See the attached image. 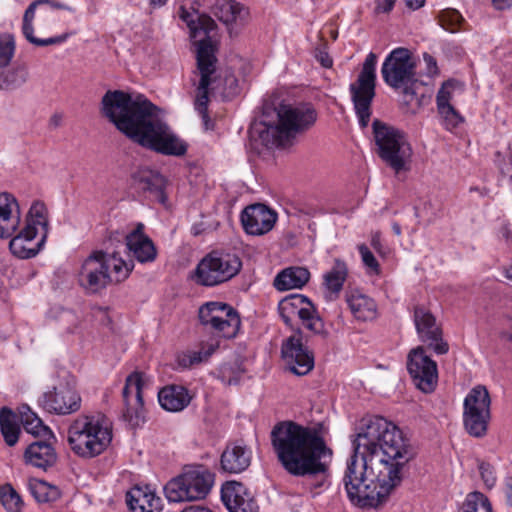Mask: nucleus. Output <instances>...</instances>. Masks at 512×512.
<instances>
[{
    "label": "nucleus",
    "instance_id": "1",
    "mask_svg": "<svg viewBox=\"0 0 512 512\" xmlns=\"http://www.w3.org/2000/svg\"><path fill=\"white\" fill-rule=\"evenodd\" d=\"M353 447L343 477L347 495L361 507L377 508L400 484L401 470L415 452L402 431L381 416L363 420Z\"/></svg>",
    "mask_w": 512,
    "mask_h": 512
},
{
    "label": "nucleus",
    "instance_id": "2",
    "mask_svg": "<svg viewBox=\"0 0 512 512\" xmlns=\"http://www.w3.org/2000/svg\"><path fill=\"white\" fill-rule=\"evenodd\" d=\"M101 113L133 142L167 156H184L188 145L159 117V108L143 95L108 90Z\"/></svg>",
    "mask_w": 512,
    "mask_h": 512
},
{
    "label": "nucleus",
    "instance_id": "3",
    "mask_svg": "<svg viewBox=\"0 0 512 512\" xmlns=\"http://www.w3.org/2000/svg\"><path fill=\"white\" fill-rule=\"evenodd\" d=\"M271 444L283 468L294 476L317 475L327 470L332 451L316 429L292 421L276 424Z\"/></svg>",
    "mask_w": 512,
    "mask_h": 512
},
{
    "label": "nucleus",
    "instance_id": "4",
    "mask_svg": "<svg viewBox=\"0 0 512 512\" xmlns=\"http://www.w3.org/2000/svg\"><path fill=\"white\" fill-rule=\"evenodd\" d=\"M179 17L189 27L190 37L197 47V70L200 79L196 87L194 108L200 114L205 129L208 130L211 128L208 115L209 94L218 88L219 80L216 69V49L209 36L215 27V22L210 16L198 14L196 11L191 12L183 6L179 9Z\"/></svg>",
    "mask_w": 512,
    "mask_h": 512
},
{
    "label": "nucleus",
    "instance_id": "5",
    "mask_svg": "<svg viewBox=\"0 0 512 512\" xmlns=\"http://www.w3.org/2000/svg\"><path fill=\"white\" fill-rule=\"evenodd\" d=\"M277 120L263 121L259 132L262 143L268 147H284L296 136L311 129L317 121V111L310 103L281 104L276 108Z\"/></svg>",
    "mask_w": 512,
    "mask_h": 512
},
{
    "label": "nucleus",
    "instance_id": "6",
    "mask_svg": "<svg viewBox=\"0 0 512 512\" xmlns=\"http://www.w3.org/2000/svg\"><path fill=\"white\" fill-rule=\"evenodd\" d=\"M68 444L79 457L91 459L102 454L112 441V424L101 413L81 414L68 427Z\"/></svg>",
    "mask_w": 512,
    "mask_h": 512
},
{
    "label": "nucleus",
    "instance_id": "7",
    "mask_svg": "<svg viewBox=\"0 0 512 512\" xmlns=\"http://www.w3.org/2000/svg\"><path fill=\"white\" fill-rule=\"evenodd\" d=\"M214 482L215 475L206 466L186 465L178 476L165 485L164 491L170 502L196 501L209 494Z\"/></svg>",
    "mask_w": 512,
    "mask_h": 512
},
{
    "label": "nucleus",
    "instance_id": "8",
    "mask_svg": "<svg viewBox=\"0 0 512 512\" xmlns=\"http://www.w3.org/2000/svg\"><path fill=\"white\" fill-rule=\"evenodd\" d=\"M372 126L379 156L396 172L403 170L412 154L406 135L379 120H374Z\"/></svg>",
    "mask_w": 512,
    "mask_h": 512
},
{
    "label": "nucleus",
    "instance_id": "9",
    "mask_svg": "<svg viewBox=\"0 0 512 512\" xmlns=\"http://www.w3.org/2000/svg\"><path fill=\"white\" fill-rule=\"evenodd\" d=\"M376 64L377 56L370 52L357 79L349 86L354 110L362 128H366L370 122L371 104L376 95Z\"/></svg>",
    "mask_w": 512,
    "mask_h": 512
},
{
    "label": "nucleus",
    "instance_id": "10",
    "mask_svg": "<svg viewBox=\"0 0 512 512\" xmlns=\"http://www.w3.org/2000/svg\"><path fill=\"white\" fill-rule=\"evenodd\" d=\"M491 419V397L484 385L473 387L463 403V425L472 437L483 438Z\"/></svg>",
    "mask_w": 512,
    "mask_h": 512
},
{
    "label": "nucleus",
    "instance_id": "11",
    "mask_svg": "<svg viewBox=\"0 0 512 512\" xmlns=\"http://www.w3.org/2000/svg\"><path fill=\"white\" fill-rule=\"evenodd\" d=\"M381 74L388 86L403 89V93L411 98L415 95L411 88L416 82L415 64L408 49H394L382 64Z\"/></svg>",
    "mask_w": 512,
    "mask_h": 512
},
{
    "label": "nucleus",
    "instance_id": "12",
    "mask_svg": "<svg viewBox=\"0 0 512 512\" xmlns=\"http://www.w3.org/2000/svg\"><path fill=\"white\" fill-rule=\"evenodd\" d=\"M55 9L74 12L75 9L62 3H52L50 0H36L26 9L23 17L22 31L25 38L35 46H48L61 44L65 42L69 34L65 33L55 37L37 38L33 35L32 21L36 17L38 20H49L52 18Z\"/></svg>",
    "mask_w": 512,
    "mask_h": 512
},
{
    "label": "nucleus",
    "instance_id": "13",
    "mask_svg": "<svg viewBox=\"0 0 512 512\" xmlns=\"http://www.w3.org/2000/svg\"><path fill=\"white\" fill-rule=\"evenodd\" d=\"M201 324L218 333L219 336L231 338L236 335L240 319L236 311L220 302H209L199 309Z\"/></svg>",
    "mask_w": 512,
    "mask_h": 512
},
{
    "label": "nucleus",
    "instance_id": "14",
    "mask_svg": "<svg viewBox=\"0 0 512 512\" xmlns=\"http://www.w3.org/2000/svg\"><path fill=\"white\" fill-rule=\"evenodd\" d=\"M241 267L240 258H202L193 279L203 286H215L237 275Z\"/></svg>",
    "mask_w": 512,
    "mask_h": 512
},
{
    "label": "nucleus",
    "instance_id": "15",
    "mask_svg": "<svg viewBox=\"0 0 512 512\" xmlns=\"http://www.w3.org/2000/svg\"><path fill=\"white\" fill-rule=\"evenodd\" d=\"M147 385L142 372L134 371L127 376L122 391V417L131 426L136 427L145 418L143 389Z\"/></svg>",
    "mask_w": 512,
    "mask_h": 512
},
{
    "label": "nucleus",
    "instance_id": "16",
    "mask_svg": "<svg viewBox=\"0 0 512 512\" xmlns=\"http://www.w3.org/2000/svg\"><path fill=\"white\" fill-rule=\"evenodd\" d=\"M407 370L419 390L424 393L434 391L438 380L437 364L427 355L424 346L410 350L407 356Z\"/></svg>",
    "mask_w": 512,
    "mask_h": 512
},
{
    "label": "nucleus",
    "instance_id": "17",
    "mask_svg": "<svg viewBox=\"0 0 512 512\" xmlns=\"http://www.w3.org/2000/svg\"><path fill=\"white\" fill-rule=\"evenodd\" d=\"M413 320L419 340L436 354L443 355L449 351L448 343L443 339L441 325L429 309L422 305L414 307Z\"/></svg>",
    "mask_w": 512,
    "mask_h": 512
},
{
    "label": "nucleus",
    "instance_id": "18",
    "mask_svg": "<svg viewBox=\"0 0 512 512\" xmlns=\"http://www.w3.org/2000/svg\"><path fill=\"white\" fill-rule=\"evenodd\" d=\"M281 356L287 370L297 376H305L314 368V355L304 346L300 329L283 341Z\"/></svg>",
    "mask_w": 512,
    "mask_h": 512
},
{
    "label": "nucleus",
    "instance_id": "19",
    "mask_svg": "<svg viewBox=\"0 0 512 512\" xmlns=\"http://www.w3.org/2000/svg\"><path fill=\"white\" fill-rule=\"evenodd\" d=\"M81 397L67 383H60L40 398L41 406L49 413L69 415L81 408Z\"/></svg>",
    "mask_w": 512,
    "mask_h": 512
},
{
    "label": "nucleus",
    "instance_id": "20",
    "mask_svg": "<svg viewBox=\"0 0 512 512\" xmlns=\"http://www.w3.org/2000/svg\"><path fill=\"white\" fill-rule=\"evenodd\" d=\"M240 218L247 234L261 236L273 229L277 221V213L265 204L255 203L247 206Z\"/></svg>",
    "mask_w": 512,
    "mask_h": 512
},
{
    "label": "nucleus",
    "instance_id": "21",
    "mask_svg": "<svg viewBox=\"0 0 512 512\" xmlns=\"http://www.w3.org/2000/svg\"><path fill=\"white\" fill-rule=\"evenodd\" d=\"M221 499L230 512H259L254 496L239 482H226L221 489Z\"/></svg>",
    "mask_w": 512,
    "mask_h": 512
},
{
    "label": "nucleus",
    "instance_id": "22",
    "mask_svg": "<svg viewBox=\"0 0 512 512\" xmlns=\"http://www.w3.org/2000/svg\"><path fill=\"white\" fill-rule=\"evenodd\" d=\"M282 309H297V315L302 325L314 334H323L325 332L324 323L317 314L310 301L303 295H294L285 299Z\"/></svg>",
    "mask_w": 512,
    "mask_h": 512
},
{
    "label": "nucleus",
    "instance_id": "23",
    "mask_svg": "<svg viewBox=\"0 0 512 512\" xmlns=\"http://www.w3.org/2000/svg\"><path fill=\"white\" fill-rule=\"evenodd\" d=\"M103 258H86L79 273V283L87 293L95 294L109 284Z\"/></svg>",
    "mask_w": 512,
    "mask_h": 512
},
{
    "label": "nucleus",
    "instance_id": "24",
    "mask_svg": "<svg viewBox=\"0 0 512 512\" xmlns=\"http://www.w3.org/2000/svg\"><path fill=\"white\" fill-rule=\"evenodd\" d=\"M135 185L143 192L161 204H166L167 196L165 194L166 180L157 171L148 168H142L132 175Z\"/></svg>",
    "mask_w": 512,
    "mask_h": 512
},
{
    "label": "nucleus",
    "instance_id": "25",
    "mask_svg": "<svg viewBox=\"0 0 512 512\" xmlns=\"http://www.w3.org/2000/svg\"><path fill=\"white\" fill-rule=\"evenodd\" d=\"M20 224V208L16 198L0 193V238H9Z\"/></svg>",
    "mask_w": 512,
    "mask_h": 512
},
{
    "label": "nucleus",
    "instance_id": "26",
    "mask_svg": "<svg viewBox=\"0 0 512 512\" xmlns=\"http://www.w3.org/2000/svg\"><path fill=\"white\" fill-rule=\"evenodd\" d=\"M57 458L55 448L47 439L32 442L24 451L27 464L45 471L56 464Z\"/></svg>",
    "mask_w": 512,
    "mask_h": 512
},
{
    "label": "nucleus",
    "instance_id": "27",
    "mask_svg": "<svg viewBox=\"0 0 512 512\" xmlns=\"http://www.w3.org/2000/svg\"><path fill=\"white\" fill-rule=\"evenodd\" d=\"M251 458L252 452L248 447L232 443L221 455V467L229 473H240L250 466Z\"/></svg>",
    "mask_w": 512,
    "mask_h": 512
},
{
    "label": "nucleus",
    "instance_id": "28",
    "mask_svg": "<svg viewBox=\"0 0 512 512\" xmlns=\"http://www.w3.org/2000/svg\"><path fill=\"white\" fill-rule=\"evenodd\" d=\"M37 229L30 224L20 231L18 235L13 237L9 243V249L13 256H36L45 241V235L40 241L34 243Z\"/></svg>",
    "mask_w": 512,
    "mask_h": 512
},
{
    "label": "nucleus",
    "instance_id": "29",
    "mask_svg": "<svg viewBox=\"0 0 512 512\" xmlns=\"http://www.w3.org/2000/svg\"><path fill=\"white\" fill-rule=\"evenodd\" d=\"M348 277L347 264L337 259L333 266L323 275L324 298L327 301L338 299Z\"/></svg>",
    "mask_w": 512,
    "mask_h": 512
},
{
    "label": "nucleus",
    "instance_id": "30",
    "mask_svg": "<svg viewBox=\"0 0 512 512\" xmlns=\"http://www.w3.org/2000/svg\"><path fill=\"white\" fill-rule=\"evenodd\" d=\"M189 391L180 385H169L158 392V401L161 407L170 412H179L191 402Z\"/></svg>",
    "mask_w": 512,
    "mask_h": 512
},
{
    "label": "nucleus",
    "instance_id": "31",
    "mask_svg": "<svg viewBox=\"0 0 512 512\" xmlns=\"http://www.w3.org/2000/svg\"><path fill=\"white\" fill-rule=\"evenodd\" d=\"M126 501L131 512H154L161 507V499L148 487L132 488L127 492Z\"/></svg>",
    "mask_w": 512,
    "mask_h": 512
},
{
    "label": "nucleus",
    "instance_id": "32",
    "mask_svg": "<svg viewBox=\"0 0 512 512\" xmlns=\"http://www.w3.org/2000/svg\"><path fill=\"white\" fill-rule=\"evenodd\" d=\"M125 245L133 256H156L157 249L152 239L144 233V224L136 227L125 236Z\"/></svg>",
    "mask_w": 512,
    "mask_h": 512
},
{
    "label": "nucleus",
    "instance_id": "33",
    "mask_svg": "<svg viewBox=\"0 0 512 512\" xmlns=\"http://www.w3.org/2000/svg\"><path fill=\"white\" fill-rule=\"evenodd\" d=\"M310 279V272L306 267L291 266L283 269L274 279V287L279 291L300 289Z\"/></svg>",
    "mask_w": 512,
    "mask_h": 512
},
{
    "label": "nucleus",
    "instance_id": "34",
    "mask_svg": "<svg viewBox=\"0 0 512 512\" xmlns=\"http://www.w3.org/2000/svg\"><path fill=\"white\" fill-rule=\"evenodd\" d=\"M348 306L356 319L362 321L373 320L377 314V306L373 299L361 294L351 293L347 296Z\"/></svg>",
    "mask_w": 512,
    "mask_h": 512
},
{
    "label": "nucleus",
    "instance_id": "35",
    "mask_svg": "<svg viewBox=\"0 0 512 512\" xmlns=\"http://www.w3.org/2000/svg\"><path fill=\"white\" fill-rule=\"evenodd\" d=\"M102 264L109 283L125 280L134 268L133 258H103Z\"/></svg>",
    "mask_w": 512,
    "mask_h": 512
},
{
    "label": "nucleus",
    "instance_id": "36",
    "mask_svg": "<svg viewBox=\"0 0 512 512\" xmlns=\"http://www.w3.org/2000/svg\"><path fill=\"white\" fill-rule=\"evenodd\" d=\"M0 430L8 446H14L18 442L21 433L18 417L6 407L0 410Z\"/></svg>",
    "mask_w": 512,
    "mask_h": 512
},
{
    "label": "nucleus",
    "instance_id": "37",
    "mask_svg": "<svg viewBox=\"0 0 512 512\" xmlns=\"http://www.w3.org/2000/svg\"><path fill=\"white\" fill-rule=\"evenodd\" d=\"M20 421L27 433L35 437L53 438L50 428L44 425L42 420L29 407H25L20 412Z\"/></svg>",
    "mask_w": 512,
    "mask_h": 512
},
{
    "label": "nucleus",
    "instance_id": "38",
    "mask_svg": "<svg viewBox=\"0 0 512 512\" xmlns=\"http://www.w3.org/2000/svg\"><path fill=\"white\" fill-rule=\"evenodd\" d=\"M244 7L234 0H216L212 13L225 24L235 22L241 17Z\"/></svg>",
    "mask_w": 512,
    "mask_h": 512
},
{
    "label": "nucleus",
    "instance_id": "39",
    "mask_svg": "<svg viewBox=\"0 0 512 512\" xmlns=\"http://www.w3.org/2000/svg\"><path fill=\"white\" fill-rule=\"evenodd\" d=\"M29 490L39 503L55 502L61 497L60 489L44 480L31 479Z\"/></svg>",
    "mask_w": 512,
    "mask_h": 512
},
{
    "label": "nucleus",
    "instance_id": "40",
    "mask_svg": "<svg viewBox=\"0 0 512 512\" xmlns=\"http://www.w3.org/2000/svg\"><path fill=\"white\" fill-rule=\"evenodd\" d=\"M311 245L310 237L293 231H287L279 238L281 251L286 253H305V248H310Z\"/></svg>",
    "mask_w": 512,
    "mask_h": 512
},
{
    "label": "nucleus",
    "instance_id": "41",
    "mask_svg": "<svg viewBox=\"0 0 512 512\" xmlns=\"http://www.w3.org/2000/svg\"><path fill=\"white\" fill-rule=\"evenodd\" d=\"M219 342L211 339L208 342L200 343L197 350H189L182 359L184 365H195L207 361L211 355L218 349Z\"/></svg>",
    "mask_w": 512,
    "mask_h": 512
},
{
    "label": "nucleus",
    "instance_id": "42",
    "mask_svg": "<svg viewBox=\"0 0 512 512\" xmlns=\"http://www.w3.org/2000/svg\"><path fill=\"white\" fill-rule=\"evenodd\" d=\"M0 501L7 512H22L24 507L21 496L10 484L1 487Z\"/></svg>",
    "mask_w": 512,
    "mask_h": 512
},
{
    "label": "nucleus",
    "instance_id": "43",
    "mask_svg": "<svg viewBox=\"0 0 512 512\" xmlns=\"http://www.w3.org/2000/svg\"><path fill=\"white\" fill-rule=\"evenodd\" d=\"M27 76L26 69L22 67L0 72V89H15L26 82Z\"/></svg>",
    "mask_w": 512,
    "mask_h": 512
},
{
    "label": "nucleus",
    "instance_id": "44",
    "mask_svg": "<svg viewBox=\"0 0 512 512\" xmlns=\"http://www.w3.org/2000/svg\"><path fill=\"white\" fill-rule=\"evenodd\" d=\"M461 512H492V506L484 494L473 492L468 494Z\"/></svg>",
    "mask_w": 512,
    "mask_h": 512
},
{
    "label": "nucleus",
    "instance_id": "45",
    "mask_svg": "<svg viewBox=\"0 0 512 512\" xmlns=\"http://www.w3.org/2000/svg\"><path fill=\"white\" fill-rule=\"evenodd\" d=\"M439 22L444 29L453 33L459 29L463 17L455 9H445L439 14Z\"/></svg>",
    "mask_w": 512,
    "mask_h": 512
},
{
    "label": "nucleus",
    "instance_id": "46",
    "mask_svg": "<svg viewBox=\"0 0 512 512\" xmlns=\"http://www.w3.org/2000/svg\"><path fill=\"white\" fill-rule=\"evenodd\" d=\"M47 209L42 202H35L30 207V210L28 212L27 216V224H30L31 226H34L36 228L37 225L47 227L48 221H47Z\"/></svg>",
    "mask_w": 512,
    "mask_h": 512
},
{
    "label": "nucleus",
    "instance_id": "47",
    "mask_svg": "<svg viewBox=\"0 0 512 512\" xmlns=\"http://www.w3.org/2000/svg\"><path fill=\"white\" fill-rule=\"evenodd\" d=\"M15 51L14 38L10 34L0 35V68L7 66Z\"/></svg>",
    "mask_w": 512,
    "mask_h": 512
},
{
    "label": "nucleus",
    "instance_id": "48",
    "mask_svg": "<svg viewBox=\"0 0 512 512\" xmlns=\"http://www.w3.org/2000/svg\"><path fill=\"white\" fill-rule=\"evenodd\" d=\"M437 109L440 116L443 118L447 129L451 130L463 122L462 116L451 104L438 107Z\"/></svg>",
    "mask_w": 512,
    "mask_h": 512
},
{
    "label": "nucleus",
    "instance_id": "49",
    "mask_svg": "<svg viewBox=\"0 0 512 512\" xmlns=\"http://www.w3.org/2000/svg\"><path fill=\"white\" fill-rule=\"evenodd\" d=\"M478 469L486 487L493 488L497 481L495 468L490 463L479 461Z\"/></svg>",
    "mask_w": 512,
    "mask_h": 512
},
{
    "label": "nucleus",
    "instance_id": "50",
    "mask_svg": "<svg viewBox=\"0 0 512 512\" xmlns=\"http://www.w3.org/2000/svg\"><path fill=\"white\" fill-rule=\"evenodd\" d=\"M453 84L451 81L444 82L436 95L437 108L450 105L452 99Z\"/></svg>",
    "mask_w": 512,
    "mask_h": 512
},
{
    "label": "nucleus",
    "instance_id": "51",
    "mask_svg": "<svg viewBox=\"0 0 512 512\" xmlns=\"http://www.w3.org/2000/svg\"><path fill=\"white\" fill-rule=\"evenodd\" d=\"M92 317L102 326L112 329V318L107 307L95 306L92 308Z\"/></svg>",
    "mask_w": 512,
    "mask_h": 512
},
{
    "label": "nucleus",
    "instance_id": "52",
    "mask_svg": "<svg viewBox=\"0 0 512 512\" xmlns=\"http://www.w3.org/2000/svg\"><path fill=\"white\" fill-rule=\"evenodd\" d=\"M371 246L379 256H386L390 254V250L382 243L381 235L379 232L372 234Z\"/></svg>",
    "mask_w": 512,
    "mask_h": 512
},
{
    "label": "nucleus",
    "instance_id": "53",
    "mask_svg": "<svg viewBox=\"0 0 512 512\" xmlns=\"http://www.w3.org/2000/svg\"><path fill=\"white\" fill-rule=\"evenodd\" d=\"M423 60L426 64V73L428 75L432 76L438 73L437 63L432 55L424 53Z\"/></svg>",
    "mask_w": 512,
    "mask_h": 512
},
{
    "label": "nucleus",
    "instance_id": "54",
    "mask_svg": "<svg viewBox=\"0 0 512 512\" xmlns=\"http://www.w3.org/2000/svg\"><path fill=\"white\" fill-rule=\"evenodd\" d=\"M367 273L370 275H378L380 273V265L377 258H362Z\"/></svg>",
    "mask_w": 512,
    "mask_h": 512
},
{
    "label": "nucleus",
    "instance_id": "55",
    "mask_svg": "<svg viewBox=\"0 0 512 512\" xmlns=\"http://www.w3.org/2000/svg\"><path fill=\"white\" fill-rule=\"evenodd\" d=\"M396 0H376L375 11L377 13H387L390 12L395 4Z\"/></svg>",
    "mask_w": 512,
    "mask_h": 512
},
{
    "label": "nucleus",
    "instance_id": "56",
    "mask_svg": "<svg viewBox=\"0 0 512 512\" xmlns=\"http://www.w3.org/2000/svg\"><path fill=\"white\" fill-rule=\"evenodd\" d=\"M507 329L500 332V337L506 341L512 342V317H506L503 322Z\"/></svg>",
    "mask_w": 512,
    "mask_h": 512
},
{
    "label": "nucleus",
    "instance_id": "57",
    "mask_svg": "<svg viewBox=\"0 0 512 512\" xmlns=\"http://www.w3.org/2000/svg\"><path fill=\"white\" fill-rule=\"evenodd\" d=\"M316 58L321 63V65L325 68H330L333 64L332 58L325 51L318 50L316 52Z\"/></svg>",
    "mask_w": 512,
    "mask_h": 512
},
{
    "label": "nucleus",
    "instance_id": "58",
    "mask_svg": "<svg viewBox=\"0 0 512 512\" xmlns=\"http://www.w3.org/2000/svg\"><path fill=\"white\" fill-rule=\"evenodd\" d=\"M496 10H505L512 7V0H491Z\"/></svg>",
    "mask_w": 512,
    "mask_h": 512
},
{
    "label": "nucleus",
    "instance_id": "59",
    "mask_svg": "<svg viewBox=\"0 0 512 512\" xmlns=\"http://www.w3.org/2000/svg\"><path fill=\"white\" fill-rule=\"evenodd\" d=\"M506 498L507 503L512 506V477L506 480Z\"/></svg>",
    "mask_w": 512,
    "mask_h": 512
},
{
    "label": "nucleus",
    "instance_id": "60",
    "mask_svg": "<svg viewBox=\"0 0 512 512\" xmlns=\"http://www.w3.org/2000/svg\"><path fill=\"white\" fill-rule=\"evenodd\" d=\"M406 5L412 9H418L424 5L425 0H405Z\"/></svg>",
    "mask_w": 512,
    "mask_h": 512
},
{
    "label": "nucleus",
    "instance_id": "61",
    "mask_svg": "<svg viewBox=\"0 0 512 512\" xmlns=\"http://www.w3.org/2000/svg\"><path fill=\"white\" fill-rule=\"evenodd\" d=\"M183 512H213L208 508L200 507V506H190L186 508Z\"/></svg>",
    "mask_w": 512,
    "mask_h": 512
},
{
    "label": "nucleus",
    "instance_id": "62",
    "mask_svg": "<svg viewBox=\"0 0 512 512\" xmlns=\"http://www.w3.org/2000/svg\"><path fill=\"white\" fill-rule=\"evenodd\" d=\"M358 250H359V253L361 254V256H373L372 252L370 251L368 246L365 244L359 245Z\"/></svg>",
    "mask_w": 512,
    "mask_h": 512
},
{
    "label": "nucleus",
    "instance_id": "63",
    "mask_svg": "<svg viewBox=\"0 0 512 512\" xmlns=\"http://www.w3.org/2000/svg\"><path fill=\"white\" fill-rule=\"evenodd\" d=\"M117 252L116 251H113L111 254L107 253V252H104V251H94L91 253L90 256H97V257H100V256H117Z\"/></svg>",
    "mask_w": 512,
    "mask_h": 512
},
{
    "label": "nucleus",
    "instance_id": "64",
    "mask_svg": "<svg viewBox=\"0 0 512 512\" xmlns=\"http://www.w3.org/2000/svg\"><path fill=\"white\" fill-rule=\"evenodd\" d=\"M504 275L508 280L512 281V266L504 268Z\"/></svg>",
    "mask_w": 512,
    "mask_h": 512
}]
</instances>
